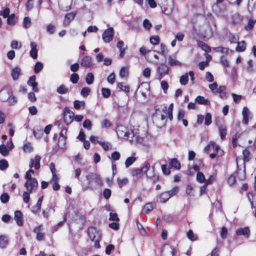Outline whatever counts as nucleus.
<instances>
[{
	"mask_svg": "<svg viewBox=\"0 0 256 256\" xmlns=\"http://www.w3.org/2000/svg\"><path fill=\"white\" fill-rule=\"evenodd\" d=\"M139 131L138 128H135L134 127V129L132 130L128 139L130 142L131 144L135 146L141 145L148 146L150 144L147 142V140L149 138L150 136H146L145 137H143Z\"/></svg>",
	"mask_w": 256,
	"mask_h": 256,
	"instance_id": "f257e3e1",
	"label": "nucleus"
},
{
	"mask_svg": "<svg viewBox=\"0 0 256 256\" xmlns=\"http://www.w3.org/2000/svg\"><path fill=\"white\" fill-rule=\"evenodd\" d=\"M88 234L92 241L94 242V246L96 248H100V240L101 234L100 232L94 227H90L88 230Z\"/></svg>",
	"mask_w": 256,
	"mask_h": 256,
	"instance_id": "f03ea898",
	"label": "nucleus"
},
{
	"mask_svg": "<svg viewBox=\"0 0 256 256\" xmlns=\"http://www.w3.org/2000/svg\"><path fill=\"white\" fill-rule=\"evenodd\" d=\"M196 180L199 183L210 185L215 181V177L210 175L208 179H206L204 174L202 172H198L196 174Z\"/></svg>",
	"mask_w": 256,
	"mask_h": 256,
	"instance_id": "7ed1b4c3",
	"label": "nucleus"
},
{
	"mask_svg": "<svg viewBox=\"0 0 256 256\" xmlns=\"http://www.w3.org/2000/svg\"><path fill=\"white\" fill-rule=\"evenodd\" d=\"M116 132L119 138L124 140L128 139L130 132L125 126H118L116 128Z\"/></svg>",
	"mask_w": 256,
	"mask_h": 256,
	"instance_id": "20e7f679",
	"label": "nucleus"
},
{
	"mask_svg": "<svg viewBox=\"0 0 256 256\" xmlns=\"http://www.w3.org/2000/svg\"><path fill=\"white\" fill-rule=\"evenodd\" d=\"M24 186L30 193L36 192L38 186V182L36 180H26L24 184Z\"/></svg>",
	"mask_w": 256,
	"mask_h": 256,
	"instance_id": "39448f33",
	"label": "nucleus"
},
{
	"mask_svg": "<svg viewBox=\"0 0 256 256\" xmlns=\"http://www.w3.org/2000/svg\"><path fill=\"white\" fill-rule=\"evenodd\" d=\"M74 114L68 108H65L64 112V118L65 123L66 124H70L73 120Z\"/></svg>",
	"mask_w": 256,
	"mask_h": 256,
	"instance_id": "423d86ee",
	"label": "nucleus"
},
{
	"mask_svg": "<svg viewBox=\"0 0 256 256\" xmlns=\"http://www.w3.org/2000/svg\"><path fill=\"white\" fill-rule=\"evenodd\" d=\"M188 76L190 77L191 81L194 83V74L193 71H190L188 73H186L182 75L180 78V82L182 85H186L188 82Z\"/></svg>",
	"mask_w": 256,
	"mask_h": 256,
	"instance_id": "0eeeda50",
	"label": "nucleus"
},
{
	"mask_svg": "<svg viewBox=\"0 0 256 256\" xmlns=\"http://www.w3.org/2000/svg\"><path fill=\"white\" fill-rule=\"evenodd\" d=\"M12 94V92L10 88H4L0 91V100L2 102L7 100Z\"/></svg>",
	"mask_w": 256,
	"mask_h": 256,
	"instance_id": "6e6552de",
	"label": "nucleus"
},
{
	"mask_svg": "<svg viewBox=\"0 0 256 256\" xmlns=\"http://www.w3.org/2000/svg\"><path fill=\"white\" fill-rule=\"evenodd\" d=\"M86 179L88 180L90 184L92 182H94L98 186H102V178L100 176L96 174L92 173L88 174L86 176Z\"/></svg>",
	"mask_w": 256,
	"mask_h": 256,
	"instance_id": "1a4fd4ad",
	"label": "nucleus"
},
{
	"mask_svg": "<svg viewBox=\"0 0 256 256\" xmlns=\"http://www.w3.org/2000/svg\"><path fill=\"white\" fill-rule=\"evenodd\" d=\"M114 28H110L106 29L102 34V39L105 42H110L114 37Z\"/></svg>",
	"mask_w": 256,
	"mask_h": 256,
	"instance_id": "9d476101",
	"label": "nucleus"
},
{
	"mask_svg": "<svg viewBox=\"0 0 256 256\" xmlns=\"http://www.w3.org/2000/svg\"><path fill=\"white\" fill-rule=\"evenodd\" d=\"M236 235L243 236L245 238H248L250 235V230L247 226L239 228L236 231Z\"/></svg>",
	"mask_w": 256,
	"mask_h": 256,
	"instance_id": "9b49d317",
	"label": "nucleus"
},
{
	"mask_svg": "<svg viewBox=\"0 0 256 256\" xmlns=\"http://www.w3.org/2000/svg\"><path fill=\"white\" fill-rule=\"evenodd\" d=\"M154 122L159 128L163 126L166 123V117L164 115H156L154 118Z\"/></svg>",
	"mask_w": 256,
	"mask_h": 256,
	"instance_id": "f8f14e48",
	"label": "nucleus"
},
{
	"mask_svg": "<svg viewBox=\"0 0 256 256\" xmlns=\"http://www.w3.org/2000/svg\"><path fill=\"white\" fill-rule=\"evenodd\" d=\"M162 256H173L174 249L168 244H165L162 250Z\"/></svg>",
	"mask_w": 256,
	"mask_h": 256,
	"instance_id": "ddd939ff",
	"label": "nucleus"
},
{
	"mask_svg": "<svg viewBox=\"0 0 256 256\" xmlns=\"http://www.w3.org/2000/svg\"><path fill=\"white\" fill-rule=\"evenodd\" d=\"M80 64L84 67H90L93 65L92 58L90 56H84L80 60Z\"/></svg>",
	"mask_w": 256,
	"mask_h": 256,
	"instance_id": "4468645a",
	"label": "nucleus"
},
{
	"mask_svg": "<svg viewBox=\"0 0 256 256\" xmlns=\"http://www.w3.org/2000/svg\"><path fill=\"white\" fill-rule=\"evenodd\" d=\"M204 151L208 152L210 151H213L214 152H220V147L212 141L209 142L208 144L204 148Z\"/></svg>",
	"mask_w": 256,
	"mask_h": 256,
	"instance_id": "2eb2a0df",
	"label": "nucleus"
},
{
	"mask_svg": "<svg viewBox=\"0 0 256 256\" xmlns=\"http://www.w3.org/2000/svg\"><path fill=\"white\" fill-rule=\"evenodd\" d=\"M66 134V130H62L60 133V136L58 138V146L60 148H64L65 146L66 143V138L65 134Z\"/></svg>",
	"mask_w": 256,
	"mask_h": 256,
	"instance_id": "dca6fc26",
	"label": "nucleus"
},
{
	"mask_svg": "<svg viewBox=\"0 0 256 256\" xmlns=\"http://www.w3.org/2000/svg\"><path fill=\"white\" fill-rule=\"evenodd\" d=\"M14 220L18 226H22L23 224V214L20 210H16L14 212Z\"/></svg>",
	"mask_w": 256,
	"mask_h": 256,
	"instance_id": "f3484780",
	"label": "nucleus"
},
{
	"mask_svg": "<svg viewBox=\"0 0 256 256\" xmlns=\"http://www.w3.org/2000/svg\"><path fill=\"white\" fill-rule=\"evenodd\" d=\"M76 16V13L74 12H71L67 14L64 17V26L68 25L70 22L74 19Z\"/></svg>",
	"mask_w": 256,
	"mask_h": 256,
	"instance_id": "a211bd4d",
	"label": "nucleus"
},
{
	"mask_svg": "<svg viewBox=\"0 0 256 256\" xmlns=\"http://www.w3.org/2000/svg\"><path fill=\"white\" fill-rule=\"evenodd\" d=\"M242 123L244 124H248L249 120L250 112L246 107H244L242 111Z\"/></svg>",
	"mask_w": 256,
	"mask_h": 256,
	"instance_id": "6ab92c4d",
	"label": "nucleus"
},
{
	"mask_svg": "<svg viewBox=\"0 0 256 256\" xmlns=\"http://www.w3.org/2000/svg\"><path fill=\"white\" fill-rule=\"evenodd\" d=\"M34 232L36 234V239L38 240H44V234L42 232V226H38L34 229Z\"/></svg>",
	"mask_w": 256,
	"mask_h": 256,
	"instance_id": "aec40b11",
	"label": "nucleus"
},
{
	"mask_svg": "<svg viewBox=\"0 0 256 256\" xmlns=\"http://www.w3.org/2000/svg\"><path fill=\"white\" fill-rule=\"evenodd\" d=\"M37 44L32 42L30 43L31 50L30 51V56L36 59L38 57V50L36 49Z\"/></svg>",
	"mask_w": 256,
	"mask_h": 256,
	"instance_id": "412c9836",
	"label": "nucleus"
},
{
	"mask_svg": "<svg viewBox=\"0 0 256 256\" xmlns=\"http://www.w3.org/2000/svg\"><path fill=\"white\" fill-rule=\"evenodd\" d=\"M169 68L164 64H160L158 68V72L161 76H164L168 74Z\"/></svg>",
	"mask_w": 256,
	"mask_h": 256,
	"instance_id": "4be33fe9",
	"label": "nucleus"
},
{
	"mask_svg": "<svg viewBox=\"0 0 256 256\" xmlns=\"http://www.w3.org/2000/svg\"><path fill=\"white\" fill-rule=\"evenodd\" d=\"M196 102L200 104L210 105V102L208 99L205 98L204 96H198L195 100Z\"/></svg>",
	"mask_w": 256,
	"mask_h": 256,
	"instance_id": "5701e85b",
	"label": "nucleus"
},
{
	"mask_svg": "<svg viewBox=\"0 0 256 256\" xmlns=\"http://www.w3.org/2000/svg\"><path fill=\"white\" fill-rule=\"evenodd\" d=\"M8 238L5 235L0 236V248H6L8 244Z\"/></svg>",
	"mask_w": 256,
	"mask_h": 256,
	"instance_id": "b1692460",
	"label": "nucleus"
},
{
	"mask_svg": "<svg viewBox=\"0 0 256 256\" xmlns=\"http://www.w3.org/2000/svg\"><path fill=\"white\" fill-rule=\"evenodd\" d=\"M138 88L140 90V92L142 93V95L144 97H146V94L149 93V86L146 84H141L139 86Z\"/></svg>",
	"mask_w": 256,
	"mask_h": 256,
	"instance_id": "393cba45",
	"label": "nucleus"
},
{
	"mask_svg": "<svg viewBox=\"0 0 256 256\" xmlns=\"http://www.w3.org/2000/svg\"><path fill=\"white\" fill-rule=\"evenodd\" d=\"M168 62L170 66H181L182 63L172 56L168 57Z\"/></svg>",
	"mask_w": 256,
	"mask_h": 256,
	"instance_id": "a878e982",
	"label": "nucleus"
},
{
	"mask_svg": "<svg viewBox=\"0 0 256 256\" xmlns=\"http://www.w3.org/2000/svg\"><path fill=\"white\" fill-rule=\"evenodd\" d=\"M20 73V68L18 67H15L12 70V76L14 80H17L19 78Z\"/></svg>",
	"mask_w": 256,
	"mask_h": 256,
	"instance_id": "bb28decb",
	"label": "nucleus"
},
{
	"mask_svg": "<svg viewBox=\"0 0 256 256\" xmlns=\"http://www.w3.org/2000/svg\"><path fill=\"white\" fill-rule=\"evenodd\" d=\"M43 196L40 197L36 204V205L32 207V212L34 213H36L38 212L41 208L42 203V201Z\"/></svg>",
	"mask_w": 256,
	"mask_h": 256,
	"instance_id": "cd10ccee",
	"label": "nucleus"
},
{
	"mask_svg": "<svg viewBox=\"0 0 256 256\" xmlns=\"http://www.w3.org/2000/svg\"><path fill=\"white\" fill-rule=\"evenodd\" d=\"M170 166L176 170H178L180 168V164L176 158H172L170 160Z\"/></svg>",
	"mask_w": 256,
	"mask_h": 256,
	"instance_id": "c85d7f7f",
	"label": "nucleus"
},
{
	"mask_svg": "<svg viewBox=\"0 0 256 256\" xmlns=\"http://www.w3.org/2000/svg\"><path fill=\"white\" fill-rule=\"evenodd\" d=\"M170 198V196L167 191L162 193L160 196V201L162 202H166Z\"/></svg>",
	"mask_w": 256,
	"mask_h": 256,
	"instance_id": "c756f323",
	"label": "nucleus"
},
{
	"mask_svg": "<svg viewBox=\"0 0 256 256\" xmlns=\"http://www.w3.org/2000/svg\"><path fill=\"white\" fill-rule=\"evenodd\" d=\"M74 108L76 110L80 108L84 109L85 108V102L84 101H80L76 100L74 102Z\"/></svg>",
	"mask_w": 256,
	"mask_h": 256,
	"instance_id": "7c9ffc66",
	"label": "nucleus"
},
{
	"mask_svg": "<svg viewBox=\"0 0 256 256\" xmlns=\"http://www.w3.org/2000/svg\"><path fill=\"white\" fill-rule=\"evenodd\" d=\"M198 44L202 50L206 52H210L211 50L210 48L207 44L202 41H198Z\"/></svg>",
	"mask_w": 256,
	"mask_h": 256,
	"instance_id": "2f4dec72",
	"label": "nucleus"
},
{
	"mask_svg": "<svg viewBox=\"0 0 256 256\" xmlns=\"http://www.w3.org/2000/svg\"><path fill=\"white\" fill-rule=\"evenodd\" d=\"M155 206V204L154 203H148L144 205L143 208V211L146 213L150 212L152 210Z\"/></svg>",
	"mask_w": 256,
	"mask_h": 256,
	"instance_id": "473e14b6",
	"label": "nucleus"
},
{
	"mask_svg": "<svg viewBox=\"0 0 256 256\" xmlns=\"http://www.w3.org/2000/svg\"><path fill=\"white\" fill-rule=\"evenodd\" d=\"M133 155H134V154ZM136 158L134 156L128 158L125 162L126 167L128 168L130 166L136 161Z\"/></svg>",
	"mask_w": 256,
	"mask_h": 256,
	"instance_id": "72a5a7b5",
	"label": "nucleus"
},
{
	"mask_svg": "<svg viewBox=\"0 0 256 256\" xmlns=\"http://www.w3.org/2000/svg\"><path fill=\"white\" fill-rule=\"evenodd\" d=\"M56 92L60 94H66L69 92L68 88L64 85H61L57 88Z\"/></svg>",
	"mask_w": 256,
	"mask_h": 256,
	"instance_id": "f704fd0d",
	"label": "nucleus"
},
{
	"mask_svg": "<svg viewBox=\"0 0 256 256\" xmlns=\"http://www.w3.org/2000/svg\"><path fill=\"white\" fill-rule=\"evenodd\" d=\"M94 76L92 72H88L86 76V81L88 84H91L93 83Z\"/></svg>",
	"mask_w": 256,
	"mask_h": 256,
	"instance_id": "c9c22d12",
	"label": "nucleus"
},
{
	"mask_svg": "<svg viewBox=\"0 0 256 256\" xmlns=\"http://www.w3.org/2000/svg\"><path fill=\"white\" fill-rule=\"evenodd\" d=\"M0 153L4 156L8 154L9 150L4 144L0 146Z\"/></svg>",
	"mask_w": 256,
	"mask_h": 256,
	"instance_id": "e433bc0d",
	"label": "nucleus"
},
{
	"mask_svg": "<svg viewBox=\"0 0 256 256\" xmlns=\"http://www.w3.org/2000/svg\"><path fill=\"white\" fill-rule=\"evenodd\" d=\"M238 46L236 48V50L238 52H243L245 50L246 45V43L244 41H242L240 42H238Z\"/></svg>",
	"mask_w": 256,
	"mask_h": 256,
	"instance_id": "4c0bfd02",
	"label": "nucleus"
},
{
	"mask_svg": "<svg viewBox=\"0 0 256 256\" xmlns=\"http://www.w3.org/2000/svg\"><path fill=\"white\" fill-rule=\"evenodd\" d=\"M128 75V68L126 67H122L120 71V76L121 78L127 77Z\"/></svg>",
	"mask_w": 256,
	"mask_h": 256,
	"instance_id": "58836bf2",
	"label": "nucleus"
},
{
	"mask_svg": "<svg viewBox=\"0 0 256 256\" xmlns=\"http://www.w3.org/2000/svg\"><path fill=\"white\" fill-rule=\"evenodd\" d=\"M187 237L191 241H196L198 240V236L194 234L192 230H189L186 234Z\"/></svg>",
	"mask_w": 256,
	"mask_h": 256,
	"instance_id": "ea45409f",
	"label": "nucleus"
},
{
	"mask_svg": "<svg viewBox=\"0 0 256 256\" xmlns=\"http://www.w3.org/2000/svg\"><path fill=\"white\" fill-rule=\"evenodd\" d=\"M82 126L84 128L88 130H90L92 127V124L90 120L86 119L84 120Z\"/></svg>",
	"mask_w": 256,
	"mask_h": 256,
	"instance_id": "a19ab883",
	"label": "nucleus"
},
{
	"mask_svg": "<svg viewBox=\"0 0 256 256\" xmlns=\"http://www.w3.org/2000/svg\"><path fill=\"white\" fill-rule=\"evenodd\" d=\"M40 159L41 157L38 155H36L34 158L33 159L34 160V168L36 170H38L40 168Z\"/></svg>",
	"mask_w": 256,
	"mask_h": 256,
	"instance_id": "79ce46f5",
	"label": "nucleus"
},
{
	"mask_svg": "<svg viewBox=\"0 0 256 256\" xmlns=\"http://www.w3.org/2000/svg\"><path fill=\"white\" fill-rule=\"evenodd\" d=\"M10 199V196L8 194L4 192L3 193L0 197V200L4 204L7 203Z\"/></svg>",
	"mask_w": 256,
	"mask_h": 256,
	"instance_id": "37998d69",
	"label": "nucleus"
},
{
	"mask_svg": "<svg viewBox=\"0 0 256 256\" xmlns=\"http://www.w3.org/2000/svg\"><path fill=\"white\" fill-rule=\"evenodd\" d=\"M43 64L40 62H36L34 66V71L36 74L38 73L43 68Z\"/></svg>",
	"mask_w": 256,
	"mask_h": 256,
	"instance_id": "c03bdc74",
	"label": "nucleus"
},
{
	"mask_svg": "<svg viewBox=\"0 0 256 256\" xmlns=\"http://www.w3.org/2000/svg\"><path fill=\"white\" fill-rule=\"evenodd\" d=\"M118 87L120 89L122 90H123L126 92H128L130 91V88L129 87L124 84L122 82H119L118 84Z\"/></svg>",
	"mask_w": 256,
	"mask_h": 256,
	"instance_id": "a18cd8bd",
	"label": "nucleus"
},
{
	"mask_svg": "<svg viewBox=\"0 0 256 256\" xmlns=\"http://www.w3.org/2000/svg\"><path fill=\"white\" fill-rule=\"evenodd\" d=\"M98 143L100 144L105 150H108L111 148L110 145L107 142L98 141Z\"/></svg>",
	"mask_w": 256,
	"mask_h": 256,
	"instance_id": "49530a36",
	"label": "nucleus"
},
{
	"mask_svg": "<svg viewBox=\"0 0 256 256\" xmlns=\"http://www.w3.org/2000/svg\"><path fill=\"white\" fill-rule=\"evenodd\" d=\"M150 42L153 45H156L160 42V38L158 36H154L150 38Z\"/></svg>",
	"mask_w": 256,
	"mask_h": 256,
	"instance_id": "de8ad7c7",
	"label": "nucleus"
},
{
	"mask_svg": "<svg viewBox=\"0 0 256 256\" xmlns=\"http://www.w3.org/2000/svg\"><path fill=\"white\" fill-rule=\"evenodd\" d=\"M23 150L26 152H31L33 150V147L30 143H28L24 146Z\"/></svg>",
	"mask_w": 256,
	"mask_h": 256,
	"instance_id": "09e8293b",
	"label": "nucleus"
},
{
	"mask_svg": "<svg viewBox=\"0 0 256 256\" xmlns=\"http://www.w3.org/2000/svg\"><path fill=\"white\" fill-rule=\"evenodd\" d=\"M128 180L127 178H124L122 179L118 178L117 179V182H118V184L120 188H122L123 186L126 185L128 184Z\"/></svg>",
	"mask_w": 256,
	"mask_h": 256,
	"instance_id": "8fccbe9b",
	"label": "nucleus"
},
{
	"mask_svg": "<svg viewBox=\"0 0 256 256\" xmlns=\"http://www.w3.org/2000/svg\"><path fill=\"white\" fill-rule=\"evenodd\" d=\"M15 14H12L7 18V23L10 25H14L15 24Z\"/></svg>",
	"mask_w": 256,
	"mask_h": 256,
	"instance_id": "3c124183",
	"label": "nucleus"
},
{
	"mask_svg": "<svg viewBox=\"0 0 256 256\" xmlns=\"http://www.w3.org/2000/svg\"><path fill=\"white\" fill-rule=\"evenodd\" d=\"M204 124L206 126H209L212 124V116L210 113H207L204 118Z\"/></svg>",
	"mask_w": 256,
	"mask_h": 256,
	"instance_id": "603ef678",
	"label": "nucleus"
},
{
	"mask_svg": "<svg viewBox=\"0 0 256 256\" xmlns=\"http://www.w3.org/2000/svg\"><path fill=\"white\" fill-rule=\"evenodd\" d=\"M194 188L191 184H188L186 186V192L188 196H194L192 192Z\"/></svg>",
	"mask_w": 256,
	"mask_h": 256,
	"instance_id": "864d4df0",
	"label": "nucleus"
},
{
	"mask_svg": "<svg viewBox=\"0 0 256 256\" xmlns=\"http://www.w3.org/2000/svg\"><path fill=\"white\" fill-rule=\"evenodd\" d=\"M10 9L8 8H6L0 12V16L4 18H8L10 16Z\"/></svg>",
	"mask_w": 256,
	"mask_h": 256,
	"instance_id": "5fc2aeb1",
	"label": "nucleus"
},
{
	"mask_svg": "<svg viewBox=\"0 0 256 256\" xmlns=\"http://www.w3.org/2000/svg\"><path fill=\"white\" fill-rule=\"evenodd\" d=\"M8 164L5 160H0V170H4L8 168Z\"/></svg>",
	"mask_w": 256,
	"mask_h": 256,
	"instance_id": "6e6d98bb",
	"label": "nucleus"
},
{
	"mask_svg": "<svg viewBox=\"0 0 256 256\" xmlns=\"http://www.w3.org/2000/svg\"><path fill=\"white\" fill-rule=\"evenodd\" d=\"M256 22V20H250L248 22L247 25L245 26L246 30H251L252 28Z\"/></svg>",
	"mask_w": 256,
	"mask_h": 256,
	"instance_id": "4d7b16f0",
	"label": "nucleus"
},
{
	"mask_svg": "<svg viewBox=\"0 0 256 256\" xmlns=\"http://www.w3.org/2000/svg\"><path fill=\"white\" fill-rule=\"evenodd\" d=\"M90 89L88 87L84 88L80 92V94L84 97L87 96L90 93Z\"/></svg>",
	"mask_w": 256,
	"mask_h": 256,
	"instance_id": "13d9d810",
	"label": "nucleus"
},
{
	"mask_svg": "<svg viewBox=\"0 0 256 256\" xmlns=\"http://www.w3.org/2000/svg\"><path fill=\"white\" fill-rule=\"evenodd\" d=\"M79 80V76L78 74L76 73H74L72 74L70 78V80L72 82L73 84H76L78 82V80Z\"/></svg>",
	"mask_w": 256,
	"mask_h": 256,
	"instance_id": "bf43d9fd",
	"label": "nucleus"
},
{
	"mask_svg": "<svg viewBox=\"0 0 256 256\" xmlns=\"http://www.w3.org/2000/svg\"><path fill=\"white\" fill-rule=\"evenodd\" d=\"M31 24L30 19L28 17H25L23 20V26L25 28L30 27Z\"/></svg>",
	"mask_w": 256,
	"mask_h": 256,
	"instance_id": "052dcab7",
	"label": "nucleus"
},
{
	"mask_svg": "<svg viewBox=\"0 0 256 256\" xmlns=\"http://www.w3.org/2000/svg\"><path fill=\"white\" fill-rule=\"evenodd\" d=\"M30 192L27 190L26 192H24L22 194V199L24 202L25 203H28L30 201Z\"/></svg>",
	"mask_w": 256,
	"mask_h": 256,
	"instance_id": "680f3d73",
	"label": "nucleus"
},
{
	"mask_svg": "<svg viewBox=\"0 0 256 256\" xmlns=\"http://www.w3.org/2000/svg\"><path fill=\"white\" fill-rule=\"evenodd\" d=\"M102 126L103 128H108L110 127L111 123L108 120L105 119L102 122Z\"/></svg>",
	"mask_w": 256,
	"mask_h": 256,
	"instance_id": "e2e57ef3",
	"label": "nucleus"
},
{
	"mask_svg": "<svg viewBox=\"0 0 256 256\" xmlns=\"http://www.w3.org/2000/svg\"><path fill=\"white\" fill-rule=\"evenodd\" d=\"M102 92L104 98H108L110 94V90L108 88H102Z\"/></svg>",
	"mask_w": 256,
	"mask_h": 256,
	"instance_id": "0e129e2a",
	"label": "nucleus"
},
{
	"mask_svg": "<svg viewBox=\"0 0 256 256\" xmlns=\"http://www.w3.org/2000/svg\"><path fill=\"white\" fill-rule=\"evenodd\" d=\"M218 129L220 132V138L222 139H224L225 138L226 134V128L222 126H220Z\"/></svg>",
	"mask_w": 256,
	"mask_h": 256,
	"instance_id": "69168bd1",
	"label": "nucleus"
},
{
	"mask_svg": "<svg viewBox=\"0 0 256 256\" xmlns=\"http://www.w3.org/2000/svg\"><path fill=\"white\" fill-rule=\"evenodd\" d=\"M137 227H138V228L140 232L142 235H144L146 234V230L139 223V222L138 221L137 222Z\"/></svg>",
	"mask_w": 256,
	"mask_h": 256,
	"instance_id": "338daca9",
	"label": "nucleus"
},
{
	"mask_svg": "<svg viewBox=\"0 0 256 256\" xmlns=\"http://www.w3.org/2000/svg\"><path fill=\"white\" fill-rule=\"evenodd\" d=\"M161 87L163 90L164 93H166L168 88V84L165 80H162L160 83Z\"/></svg>",
	"mask_w": 256,
	"mask_h": 256,
	"instance_id": "774afa93",
	"label": "nucleus"
}]
</instances>
